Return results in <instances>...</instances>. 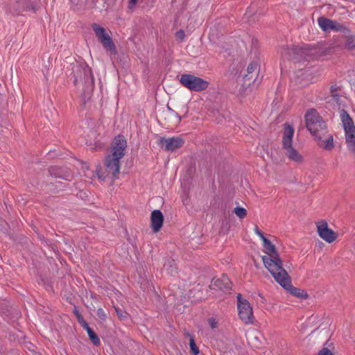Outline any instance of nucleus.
<instances>
[{
    "label": "nucleus",
    "mask_w": 355,
    "mask_h": 355,
    "mask_svg": "<svg viewBox=\"0 0 355 355\" xmlns=\"http://www.w3.org/2000/svg\"><path fill=\"white\" fill-rule=\"evenodd\" d=\"M151 227L155 232L160 230L163 225L164 216L161 211L155 209L152 211L150 216Z\"/></svg>",
    "instance_id": "nucleus-17"
},
{
    "label": "nucleus",
    "mask_w": 355,
    "mask_h": 355,
    "mask_svg": "<svg viewBox=\"0 0 355 355\" xmlns=\"http://www.w3.org/2000/svg\"><path fill=\"white\" fill-rule=\"evenodd\" d=\"M315 224L318 236L326 243H332L337 240L338 234L329 228L325 220L315 221Z\"/></svg>",
    "instance_id": "nucleus-12"
},
{
    "label": "nucleus",
    "mask_w": 355,
    "mask_h": 355,
    "mask_svg": "<svg viewBox=\"0 0 355 355\" xmlns=\"http://www.w3.org/2000/svg\"><path fill=\"white\" fill-rule=\"evenodd\" d=\"M309 76V70H304L302 69H299L295 72V78L300 83H301L302 80H305L306 78H308Z\"/></svg>",
    "instance_id": "nucleus-19"
},
{
    "label": "nucleus",
    "mask_w": 355,
    "mask_h": 355,
    "mask_svg": "<svg viewBox=\"0 0 355 355\" xmlns=\"http://www.w3.org/2000/svg\"><path fill=\"white\" fill-rule=\"evenodd\" d=\"M311 115V110H307L305 114V121H306V127L307 130L311 132V122L309 119V116Z\"/></svg>",
    "instance_id": "nucleus-28"
},
{
    "label": "nucleus",
    "mask_w": 355,
    "mask_h": 355,
    "mask_svg": "<svg viewBox=\"0 0 355 355\" xmlns=\"http://www.w3.org/2000/svg\"><path fill=\"white\" fill-rule=\"evenodd\" d=\"M345 143L348 151L355 157V125L349 114L344 110L340 112Z\"/></svg>",
    "instance_id": "nucleus-7"
},
{
    "label": "nucleus",
    "mask_w": 355,
    "mask_h": 355,
    "mask_svg": "<svg viewBox=\"0 0 355 355\" xmlns=\"http://www.w3.org/2000/svg\"><path fill=\"white\" fill-rule=\"evenodd\" d=\"M73 83L82 85L84 92L89 95L94 88V78L91 68L85 63L76 64L73 68Z\"/></svg>",
    "instance_id": "nucleus-3"
},
{
    "label": "nucleus",
    "mask_w": 355,
    "mask_h": 355,
    "mask_svg": "<svg viewBox=\"0 0 355 355\" xmlns=\"http://www.w3.org/2000/svg\"><path fill=\"white\" fill-rule=\"evenodd\" d=\"M80 324L87 331V333L88 332L89 329H92L89 327L88 323L85 320L81 322Z\"/></svg>",
    "instance_id": "nucleus-37"
},
{
    "label": "nucleus",
    "mask_w": 355,
    "mask_h": 355,
    "mask_svg": "<svg viewBox=\"0 0 355 355\" xmlns=\"http://www.w3.org/2000/svg\"><path fill=\"white\" fill-rule=\"evenodd\" d=\"M237 309L239 318L246 324H252L254 320L252 308L249 302L241 294L237 295Z\"/></svg>",
    "instance_id": "nucleus-11"
},
{
    "label": "nucleus",
    "mask_w": 355,
    "mask_h": 355,
    "mask_svg": "<svg viewBox=\"0 0 355 355\" xmlns=\"http://www.w3.org/2000/svg\"><path fill=\"white\" fill-rule=\"evenodd\" d=\"M311 55L309 45L302 44L291 47L284 46L281 49V56L284 60H289L295 63L300 64L306 62V67L309 64V58Z\"/></svg>",
    "instance_id": "nucleus-5"
},
{
    "label": "nucleus",
    "mask_w": 355,
    "mask_h": 355,
    "mask_svg": "<svg viewBox=\"0 0 355 355\" xmlns=\"http://www.w3.org/2000/svg\"><path fill=\"white\" fill-rule=\"evenodd\" d=\"M209 324L212 329H215L217 327L218 322L214 318H211L209 320Z\"/></svg>",
    "instance_id": "nucleus-36"
},
{
    "label": "nucleus",
    "mask_w": 355,
    "mask_h": 355,
    "mask_svg": "<svg viewBox=\"0 0 355 355\" xmlns=\"http://www.w3.org/2000/svg\"><path fill=\"white\" fill-rule=\"evenodd\" d=\"M263 247L268 256H263L262 261L265 267L274 277L276 272H280L282 267V261L279 257L275 245H273L266 237L262 240Z\"/></svg>",
    "instance_id": "nucleus-4"
},
{
    "label": "nucleus",
    "mask_w": 355,
    "mask_h": 355,
    "mask_svg": "<svg viewBox=\"0 0 355 355\" xmlns=\"http://www.w3.org/2000/svg\"><path fill=\"white\" fill-rule=\"evenodd\" d=\"M92 28L104 49L112 53H116V46L105 29L95 23L92 25Z\"/></svg>",
    "instance_id": "nucleus-13"
},
{
    "label": "nucleus",
    "mask_w": 355,
    "mask_h": 355,
    "mask_svg": "<svg viewBox=\"0 0 355 355\" xmlns=\"http://www.w3.org/2000/svg\"><path fill=\"white\" fill-rule=\"evenodd\" d=\"M338 89H339V87L336 84L332 85L330 87V92H331V96L336 101H338V98H339V96H338Z\"/></svg>",
    "instance_id": "nucleus-23"
},
{
    "label": "nucleus",
    "mask_w": 355,
    "mask_h": 355,
    "mask_svg": "<svg viewBox=\"0 0 355 355\" xmlns=\"http://www.w3.org/2000/svg\"><path fill=\"white\" fill-rule=\"evenodd\" d=\"M318 355H334V352L328 349L326 347H322V349L318 352Z\"/></svg>",
    "instance_id": "nucleus-29"
},
{
    "label": "nucleus",
    "mask_w": 355,
    "mask_h": 355,
    "mask_svg": "<svg viewBox=\"0 0 355 355\" xmlns=\"http://www.w3.org/2000/svg\"><path fill=\"white\" fill-rule=\"evenodd\" d=\"M184 140L180 137H172L170 138L159 137L157 144L165 151L173 152L182 146Z\"/></svg>",
    "instance_id": "nucleus-14"
},
{
    "label": "nucleus",
    "mask_w": 355,
    "mask_h": 355,
    "mask_svg": "<svg viewBox=\"0 0 355 355\" xmlns=\"http://www.w3.org/2000/svg\"><path fill=\"white\" fill-rule=\"evenodd\" d=\"M127 146L126 140L123 135L114 137L112 143V153L105 160V171L104 174L98 173V178L105 179L110 177L112 180L117 178L120 171V160L125 155Z\"/></svg>",
    "instance_id": "nucleus-1"
},
{
    "label": "nucleus",
    "mask_w": 355,
    "mask_h": 355,
    "mask_svg": "<svg viewBox=\"0 0 355 355\" xmlns=\"http://www.w3.org/2000/svg\"><path fill=\"white\" fill-rule=\"evenodd\" d=\"M168 107V111L172 114H173L174 116H175L176 117L178 118V121H181V117L179 116V114L175 112L172 108H171L169 106L167 107Z\"/></svg>",
    "instance_id": "nucleus-38"
},
{
    "label": "nucleus",
    "mask_w": 355,
    "mask_h": 355,
    "mask_svg": "<svg viewBox=\"0 0 355 355\" xmlns=\"http://www.w3.org/2000/svg\"><path fill=\"white\" fill-rule=\"evenodd\" d=\"M189 345H190L191 351L193 354V355H198L199 354V349L195 343L193 337L190 338Z\"/></svg>",
    "instance_id": "nucleus-24"
},
{
    "label": "nucleus",
    "mask_w": 355,
    "mask_h": 355,
    "mask_svg": "<svg viewBox=\"0 0 355 355\" xmlns=\"http://www.w3.org/2000/svg\"><path fill=\"white\" fill-rule=\"evenodd\" d=\"M346 47L349 50H355V37H349L347 38Z\"/></svg>",
    "instance_id": "nucleus-26"
},
{
    "label": "nucleus",
    "mask_w": 355,
    "mask_h": 355,
    "mask_svg": "<svg viewBox=\"0 0 355 355\" xmlns=\"http://www.w3.org/2000/svg\"><path fill=\"white\" fill-rule=\"evenodd\" d=\"M182 86L192 92H200L206 90L209 82L191 73H184L180 78Z\"/></svg>",
    "instance_id": "nucleus-9"
},
{
    "label": "nucleus",
    "mask_w": 355,
    "mask_h": 355,
    "mask_svg": "<svg viewBox=\"0 0 355 355\" xmlns=\"http://www.w3.org/2000/svg\"><path fill=\"white\" fill-rule=\"evenodd\" d=\"M36 0H16L6 6V11L12 15H21L23 12L33 10L36 12L35 3Z\"/></svg>",
    "instance_id": "nucleus-10"
},
{
    "label": "nucleus",
    "mask_w": 355,
    "mask_h": 355,
    "mask_svg": "<svg viewBox=\"0 0 355 355\" xmlns=\"http://www.w3.org/2000/svg\"><path fill=\"white\" fill-rule=\"evenodd\" d=\"M294 132V128L291 124L285 123L283 125L282 148L285 150V153L289 159L295 162H301L302 161V156L293 146Z\"/></svg>",
    "instance_id": "nucleus-6"
},
{
    "label": "nucleus",
    "mask_w": 355,
    "mask_h": 355,
    "mask_svg": "<svg viewBox=\"0 0 355 355\" xmlns=\"http://www.w3.org/2000/svg\"><path fill=\"white\" fill-rule=\"evenodd\" d=\"M257 69H259L258 62L257 61H252L248 66V68H247L248 74L245 75V76H248L250 73H252L253 72L256 71Z\"/></svg>",
    "instance_id": "nucleus-22"
},
{
    "label": "nucleus",
    "mask_w": 355,
    "mask_h": 355,
    "mask_svg": "<svg viewBox=\"0 0 355 355\" xmlns=\"http://www.w3.org/2000/svg\"><path fill=\"white\" fill-rule=\"evenodd\" d=\"M275 274V275L273 277L276 282L288 291L291 294L300 299L308 298L309 295L305 290L292 286L290 277L284 269H281L280 272H276Z\"/></svg>",
    "instance_id": "nucleus-8"
},
{
    "label": "nucleus",
    "mask_w": 355,
    "mask_h": 355,
    "mask_svg": "<svg viewBox=\"0 0 355 355\" xmlns=\"http://www.w3.org/2000/svg\"><path fill=\"white\" fill-rule=\"evenodd\" d=\"M176 37L182 41L184 39L185 33L183 30H179L175 33Z\"/></svg>",
    "instance_id": "nucleus-34"
},
{
    "label": "nucleus",
    "mask_w": 355,
    "mask_h": 355,
    "mask_svg": "<svg viewBox=\"0 0 355 355\" xmlns=\"http://www.w3.org/2000/svg\"><path fill=\"white\" fill-rule=\"evenodd\" d=\"M87 334L90 340L95 346H98L101 344L98 335L92 329H89Z\"/></svg>",
    "instance_id": "nucleus-20"
},
{
    "label": "nucleus",
    "mask_w": 355,
    "mask_h": 355,
    "mask_svg": "<svg viewBox=\"0 0 355 355\" xmlns=\"http://www.w3.org/2000/svg\"><path fill=\"white\" fill-rule=\"evenodd\" d=\"M312 137L324 150L331 152L335 148L334 135L329 132L325 121L312 109Z\"/></svg>",
    "instance_id": "nucleus-2"
},
{
    "label": "nucleus",
    "mask_w": 355,
    "mask_h": 355,
    "mask_svg": "<svg viewBox=\"0 0 355 355\" xmlns=\"http://www.w3.org/2000/svg\"><path fill=\"white\" fill-rule=\"evenodd\" d=\"M56 171V168H54V167H51L50 169H49V173L51 176H55L56 178H62V179H65V180H70V175H67L66 176H62V175H59L58 173H57L55 172Z\"/></svg>",
    "instance_id": "nucleus-25"
},
{
    "label": "nucleus",
    "mask_w": 355,
    "mask_h": 355,
    "mask_svg": "<svg viewBox=\"0 0 355 355\" xmlns=\"http://www.w3.org/2000/svg\"><path fill=\"white\" fill-rule=\"evenodd\" d=\"M309 322H306V323H302L300 327H299V331L304 334L306 332V331L309 329Z\"/></svg>",
    "instance_id": "nucleus-33"
},
{
    "label": "nucleus",
    "mask_w": 355,
    "mask_h": 355,
    "mask_svg": "<svg viewBox=\"0 0 355 355\" xmlns=\"http://www.w3.org/2000/svg\"><path fill=\"white\" fill-rule=\"evenodd\" d=\"M73 312L74 315L76 316L77 320L80 324L81 322H83V321H85L83 315H81V313L79 312V311L76 308L74 309Z\"/></svg>",
    "instance_id": "nucleus-30"
},
{
    "label": "nucleus",
    "mask_w": 355,
    "mask_h": 355,
    "mask_svg": "<svg viewBox=\"0 0 355 355\" xmlns=\"http://www.w3.org/2000/svg\"><path fill=\"white\" fill-rule=\"evenodd\" d=\"M137 0H130V3L132 5H135Z\"/></svg>",
    "instance_id": "nucleus-39"
},
{
    "label": "nucleus",
    "mask_w": 355,
    "mask_h": 355,
    "mask_svg": "<svg viewBox=\"0 0 355 355\" xmlns=\"http://www.w3.org/2000/svg\"><path fill=\"white\" fill-rule=\"evenodd\" d=\"M115 311L119 315V317L121 319L126 318L125 313L123 312L120 309L114 307Z\"/></svg>",
    "instance_id": "nucleus-35"
},
{
    "label": "nucleus",
    "mask_w": 355,
    "mask_h": 355,
    "mask_svg": "<svg viewBox=\"0 0 355 355\" xmlns=\"http://www.w3.org/2000/svg\"><path fill=\"white\" fill-rule=\"evenodd\" d=\"M324 247L325 244L322 241L318 240L315 244V251L316 252H320Z\"/></svg>",
    "instance_id": "nucleus-27"
},
{
    "label": "nucleus",
    "mask_w": 355,
    "mask_h": 355,
    "mask_svg": "<svg viewBox=\"0 0 355 355\" xmlns=\"http://www.w3.org/2000/svg\"><path fill=\"white\" fill-rule=\"evenodd\" d=\"M318 24L320 27L324 31H341L343 28V25L336 22V21H333L324 17L319 18Z\"/></svg>",
    "instance_id": "nucleus-16"
},
{
    "label": "nucleus",
    "mask_w": 355,
    "mask_h": 355,
    "mask_svg": "<svg viewBox=\"0 0 355 355\" xmlns=\"http://www.w3.org/2000/svg\"><path fill=\"white\" fill-rule=\"evenodd\" d=\"M254 230L255 234L260 238V239L261 241L266 238L263 233L259 230V228L257 225H256L254 227Z\"/></svg>",
    "instance_id": "nucleus-31"
},
{
    "label": "nucleus",
    "mask_w": 355,
    "mask_h": 355,
    "mask_svg": "<svg viewBox=\"0 0 355 355\" xmlns=\"http://www.w3.org/2000/svg\"><path fill=\"white\" fill-rule=\"evenodd\" d=\"M231 282L227 275H223L220 278L213 279L209 288L211 290L229 292L231 290Z\"/></svg>",
    "instance_id": "nucleus-15"
},
{
    "label": "nucleus",
    "mask_w": 355,
    "mask_h": 355,
    "mask_svg": "<svg viewBox=\"0 0 355 355\" xmlns=\"http://www.w3.org/2000/svg\"><path fill=\"white\" fill-rule=\"evenodd\" d=\"M164 268L167 270L168 273L171 275H173L176 272L177 267L175 262L173 259H167L164 264Z\"/></svg>",
    "instance_id": "nucleus-18"
},
{
    "label": "nucleus",
    "mask_w": 355,
    "mask_h": 355,
    "mask_svg": "<svg viewBox=\"0 0 355 355\" xmlns=\"http://www.w3.org/2000/svg\"><path fill=\"white\" fill-rule=\"evenodd\" d=\"M97 315L101 320H105V318L107 317L105 311L101 308L98 309V310H97Z\"/></svg>",
    "instance_id": "nucleus-32"
},
{
    "label": "nucleus",
    "mask_w": 355,
    "mask_h": 355,
    "mask_svg": "<svg viewBox=\"0 0 355 355\" xmlns=\"http://www.w3.org/2000/svg\"><path fill=\"white\" fill-rule=\"evenodd\" d=\"M234 213L241 219L244 218L247 215V211L241 207H236L234 209Z\"/></svg>",
    "instance_id": "nucleus-21"
}]
</instances>
